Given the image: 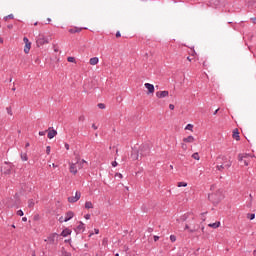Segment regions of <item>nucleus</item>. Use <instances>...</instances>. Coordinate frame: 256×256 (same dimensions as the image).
I'll use <instances>...</instances> for the list:
<instances>
[{"mask_svg":"<svg viewBox=\"0 0 256 256\" xmlns=\"http://www.w3.org/2000/svg\"><path fill=\"white\" fill-rule=\"evenodd\" d=\"M64 147H65V149H66L67 151H69V143H65V144H64Z\"/></svg>","mask_w":256,"mask_h":256,"instance_id":"obj_47","label":"nucleus"},{"mask_svg":"<svg viewBox=\"0 0 256 256\" xmlns=\"http://www.w3.org/2000/svg\"><path fill=\"white\" fill-rule=\"evenodd\" d=\"M222 165H224L225 169H229V167L232 165V162L229 160L228 162H224Z\"/></svg>","mask_w":256,"mask_h":256,"instance_id":"obj_23","label":"nucleus"},{"mask_svg":"<svg viewBox=\"0 0 256 256\" xmlns=\"http://www.w3.org/2000/svg\"><path fill=\"white\" fill-rule=\"evenodd\" d=\"M217 113H219V108L215 110V112L213 113V115H217Z\"/></svg>","mask_w":256,"mask_h":256,"instance_id":"obj_59","label":"nucleus"},{"mask_svg":"<svg viewBox=\"0 0 256 256\" xmlns=\"http://www.w3.org/2000/svg\"><path fill=\"white\" fill-rule=\"evenodd\" d=\"M73 217H75V213H73V211L66 212L65 218H64L65 223H67V221H71Z\"/></svg>","mask_w":256,"mask_h":256,"instance_id":"obj_10","label":"nucleus"},{"mask_svg":"<svg viewBox=\"0 0 256 256\" xmlns=\"http://www.w3.org/2000/svg\"><path fill=\"white\" fill-rule=\"evenodd\" d=\"M187 219H189V214H184L180 217V221H186Z\"/></svg>","mask_w":256,"mask_h":256,"instance_id":"obj_25","label":"nucleus"},{"mask_svg":"<svg viewBox=\"0 0 256 256\" xmlns=\"http://www.w3.org/2000/svg\"><path fill=\"white\" fill-rule=\"evenodd\" d=\"M185 229H187L188 231L191 229V228L189 227V224H186V225H185Z\"/></svg>","mask_w":256,"mask_h":256,"instance_id":"obj_57","label":"nucleus"},{"mask_svg":"<svg viewBox=\"0 0 256 256\" xmlns=\"http://www.w3.org/2000/svg\"><path fill=\"white\" fill-rule=\"evenodd\" d=\"M208 199L211 201V203H213V205H219L223 199V195L221 192L212 193L208 195Z\"/></svg>","mask_w":256,"mask_h":256,"instance_id":"obj_2","label":"nucleus"},{"mask_svg":"<svg viewBox=\"0 0 256 256\" xmlns=\"http://www.w3.org/2000/svg\"><path fill=\"white\" fill-rule=\"evenodd\" d=\"M170 241H171L172 243H175V241H177V236H175V235H170Z\"/></svg>","mask_w":256,"mask_h":256,"instance_id":"obj_34","label":"nucleus"},{"mask_svg":"<svg viewBox=\"0 0 256 256\" xmlns=\"http://www.w3.org/2000/svg\"><path fill=\"white\" fill-rule=\"evenodd\" d=\"M145 88L148 90V93H155V86L151 83H145Z\"/></svg>","mask_w":256,"mask_h":256,"instance_id":"obj_11","label":"nucleus"},{"mask_svg":"<svg viewBox=\"0 0 256 256\" xmlns=\"http://www.w3.org/2000/svg\"><path fill=\"white\" fill-rule=\"evenodd\" d=\"M77 165L79 167V162L70 164V173H73V175H77Z\"/></svg>","mask_w":256,"mask_h":256,"instance_id":"obj_9","label":"nucleus"},{"mask_svg":"<svg viewBox=\"0 0 256 256\" xmlns=\"http://www.w3.org/2000/svg\"><path fill=\"white\" fill-rule=\"evenodd\" d=\"M59 238V234L57 233H52L50 234L45 241L49 243V245H55L57 243V239Z\"/></svg>","mask_w":256,"mask_h":256,"instance_id":"obj_4","label":"nucleus"},{"mask_svg":"<svg viewBox=\"0 0 256 256\" xmlns=\"http://www.w3.org/2000/svg\"><path fill=\"white\" fill-rule=\"evenodd\" d=\"M244 165L247 167L249 166V162H247V160H244Z\"/></svg>","mask_w":256,"mask_h":256,"instance_id":"obj_58","label":"nucleus"},{"mask_svg":"<svg viewBox=\"0 0 256 256\" xmlns=\"http://www.w3.org/2000/svg\"><path fill=\"white\" fill-rule=\"evenodd\" d=\"M195 141V138L193 136H188L186 138H183L184 143H193Z\"/></svg>","mask_w":256,"mask_h":256,"instance_id":"obj_16","label":"nucleus"},{"mask_svg":"<svg viewBox=\"0 0 256 256\" xmlns=\"http://www.w3.org/2000/svg\"><path fill=\"white\" fill-rule=\"evenodd\" d=\"M233 139L236 141H241V136H239V129H234L232 134Z\"/></svg>","mask_w":256,"mask_h":256,"instance_id":"obj_12","label":"nucleus"},{"mask_svg":"<svg viewBox=\"0 0 256 256\" xmlns=\"http://www.w3.org/2000/svg\"><path fill=\"white\" fill-rule=\"evenodd\" d=\"M22 221L26 222L27 221V217H23Z\"/></svg>","mask_w":256,"mask_h":256,"instance_id":"obj_62","label":"nucleus"},{"mask_svg":"<svg viewBox=\"0 0 256 256\" xmlns=\"http://www.w3.org/2000/svg\"><path fill=\"white\" fill-rule=\"evenodd\" d=\"M249 197H250V201H253V195L250 194Z\"/></svg>","mask_w":256,"mask_h":256,"instance_id":"obj_61","label":"nucleus"},{"mask_svg":"<svg viewBox=\"0 0 256 256\" xmlns=\"http://www.w3.org/2000/svg\"><path fill=\"white\" fill-rule=\"evenodd\" d=\"M116 37H117V39H119V37H121V32L117 31L116 32Z\"/></svg>","mask_w":256,"mask_h":256,"instance_id":"obj_48","label":"nucleus"},{"mask_svg":"<svg viewBox=\"0 0 256 256\" xmlns=\"http://www.w3.org/2000/svg\"><path fill=\"white\" fill-rule=\"evenodd\" d=\"M216 169H217L218 171H223V169H225V165H223V164L217 165V166H216Z\"/></svg>","mask_w":256,"mask_h":256,"instance_id":"obj_29","label":"nucleus"},{"mask_svg":"<svg viewBox=\"0 0 256 256\" xmlns=\"http://www.w3.org/2000/svg\"><path fill=\"white\" fill-rule=\"evenodd\" d=\"M151 154V146L149 144H142L137 151V154L134 156V159H137L139 161V155L140 157H147Z\"/></svg>","mask_w":256,"mask_h":256,"instance_id":"obj_1","label":"nucleus"},{"mask_svg":"<svg viewBox=\"0 0 256 256\" xmlns=\"http://www.w3.org/2000/svg\"><path fill=\"white\" fill-rule=\"evenodd\" d=\"M177 187H187L186 182H178Z\"/></svg>","mask_w":256,"mask_h":256,"instance_id":"obj_33","label":"nucleus"},{"mask_svg":"<svg viewBox=\"0 0 256 256\" xmlns=\"http://www.w3.org/2000/svg\"><path fill=\"white\" fill-rule=\"evenodd\" d=\"M94 232H95L96 235H99V229L95 228Z\"/></svg>","mask_w":256,"mask_h":256,"instance_id":"obj_53","label":"nucleus"},{"mask_svg":"<svg viewBox=\"0 0 256 256\" xmlns=\"http://www.w3.org/2000/svg\"><path fill=\"white\" fill-rule=\"evenodd\" d=\"M149 233H153V228H148Z\"/></svg>","mask_w":256,"mask_h":256,"instance_id":"obj_60","label":"nucleus"},{"mask_svg":"<svg viewBox=\"0 0 256 256\" xmlns=\"http://www.w3.org/2000/svg\"><path fill=\"white\" fill-rule=\"evenodd\" d=\"M29 145H30L29 143H26L25 147H29Z\"/></svg>","mask_w":256,"mask_h":256,"instance_id":"obj_64","label":"nucleus"},{"mask_svg":"<svg viewBox=\"0 0 256 256\" xmlns=\"http://www.w3.org/2000/svg\"><path fill=\"white\" fill-rule=\"evenodd\" d=\"M156 97H158V99H165V97H169V91H158L156 92Z\"/></svg>","mask_w":256,"mask_h":256,"instance_id":"obj_8","label":"nucleus"},{"mask_svg":"<svg viewBox=\"0 0 256 256\" xmlns=\"http://www.w3.org/2000/svg\"><path fill=\"white\" fill-rule=\"evenodd\" d=\"M192 157L196 160L199 161L200 157H199V153L195 152L194 154H192Z\"/></svg>","mask_w":256,"mask_h":256,"instance_id":"obj_30","label":"nucleus"},{"mask_svg":"<svg viewBox=\"0 0 256 256\" xmlns=\"http://www.w3.org/2000/svg\"><path fill=\"white\" fill-rule=\"evenodd\" d=\"M159 240V236H154V241L157 242Z\"/></svg>","mask_w":256,"mask_h":256,"instance_id":"obj_55","label":"nucleus"},{"mask_svg":"<svg viewBox=\"0 0 256 256\" xmlns=\"http://www.w3.org/2000/svg\"><path fill=\"white\" fill-rule=\"evenodd\" d=\"M250 20L256 25V18H250Z\"/></svg>","mask_w":256,"mask_h":256,"instance_id":"obj_50","label":"nucleus"},{"mask_svg":"<svg viewBox=\"0 0 256 256\" xmlns=\"http://www.w3.org/2000/svg\"><path fill=\"white\" fill-rule=\"evenodd\" d=\"M46 153H47V155H50V153H51V146H47L46 147Z\"/></svg>","mask_w":256,"mask_h":256,"instance_id":"obj_37","label":"nucleus"},{"mask_svg":"<svg viewBox=\"0 0 256 256\" xmlns=\"http://www.w3.org/2000/svg\"><path fill=\"white\" fill-rule=\"evenodd\" d=\"M71 229L69 228H65L62 232H61V237H68V235H71Z\"/></svg>","mask_w":256,"mask_h":256,"instance_id":"obj_14","label":"nucleus"},{"mask_svg":"<svg viewBox=\"0 0 256 256\" xmlns=\"http://www.w3.org/2000/svg\"><path fill=\"white\" fill-rule=\"evenodd\" d=\"M92 129L97 130L98 129L97 125L92 124Z\"/></svg>","mask_w":256,"mask_h":256,"instance_id":"obj_52","label":"nucleus"},{"mask_svg":"<svg viewBox=\"0 0 256 256\" xmlns=\"http://www.w3.org/2000/svg\"><path fill=\"white\" fill-rule=\"evenodd\" d=\"M67 62H68V63H75V57L69 56V57L67 58Z\"/></svg>","mask_w":256,"mask_h":256,"instance_id":"obj_32","label":"nucleus"},{"mask_svg":"<svg viewBox=\"0 0 256 256\" xmlns=\"http://www.w3.org/2000/svg\"><path fill=\"white\" fill-rule=\"evenodd\" d=\"M84 217L85 219H91V214H86Z\"/></svg>","mask_w":256,"mask_h":256,"instance_id":"obj_49","label":"nucleus"},{"mask_svg":"<svg viewBox=\"0 0 256 256\" xmlns=\"http://www.w3.org/2000/svg\"><path fill=\"white\" fill-rule=\"evenodd\" d=\"M29 51H31V42L26 43L25 47H24V53H29Z\"/></svg>","mask_w":256,"mask_h":256,"instance_id":"obj_17","label":"nucleus"},{"mask_svg":"<svg viewBox=\"0 0 256 256\" xmlns=\"http://www.w3.org/2000/svg\"><path fill=\"white\" fill-rule=\"evenodd\" d=\"M245 157H247V154H239L238 155V161H243V159H245Z\"/></svg>","mask_w":256,"mask_h":256,"instance_id":"obj_26","label":"nucleus"},{"mask_svg":"<svg viewBox=\"0 0 256 256\" xmlns=\"http://www.w3.org/2000/svg\"><path fill=\"white\" fill-rule=\"evenodd\" d=\"M48 43L49 39L43 34L38 35V37L36 38L37 47H43V45H47Z\"/></svg>","mask_w":256,"mask_h":256,"instance_id":"obj_3","label":"nucleus"},{"mask_svg":"<svg viewBox=\"0 0 256 256\" xmlns=\"http://www.w3.org/2000/svg\"><path fill=\"white\" fill-rule=\"evenodd\" d=\"M45 133H47V131H40V132H39V135H40L41 137H43V136L45 135Z\"/></svg>","mask_w":256,"mask_h":256,"instance_id":"obj_45","label":"nucleus"},{"mask_svg":"<svg viewBox=\"0 0 256 256\" xmlns=\"http://www.w3.org/2000/svg\"><path fill=\"white\" fill-rule=\"evenodd\" d=\"M181 147H182V149H183L184 151H187V144L182 143V144H181Z\"/></svg>","mask_w":256,"mask_h":256,"instance_id":"obj_39","label":"nucleus"},{"mask_svg":"<svg viewBox=\"0 0 256 256\" xmlns=\"http://www.w3.org/2000/svg\"><path fill=\"white\" fill-rule=\"evenodd\" d=\"M7 28H8V29H13V24H9V25L7 26Z\"/></svg>","mask_w":256,"mask_h":256,"instance_id":"obj_56","label":"nucleus"},{"mask_svg":"<svg viewBox=\"0 0 256 256\" xmlns=\"http://www.w3.org/2000/svg\"><path fill=\"white\" fill-rule=\"evenodd\" d=\"M78 121H82V122L85 121V116L84 115L79 116Z\"/></svg>","mask_w":256,"mask_h":256,"instance_id":"obj_40","label":"nucleus"},{"mask_svg":"<svg viewBox=\"0 0 256 256\" xmlns=\"http://www.w3.org/2000/svg\"><path fill=\"white\" fill-rule=\"evenodd\" d=\"M112 167H117V161L112 162Z\"/></svg>","mask_w":256,"mask_h":256,"instance_id":"obj_51","label":"nucleus"},{"mask_svg":"<svg viewBox=\"0 0 256 256\" xmlns=\"http://www.w3.org/2000/svg\"><path fill=\"white\" fill-rule=\"evenodd\" d=\"M169 109H170L171 111H173V109H175V105L170 104V105H169Z\"/></svg>","mask_w":256,"mask_h":256,"instance_id":"obj_46","label":"nucleus"},{"mask_svg":"<svg viewBox=\"0 0 256 256\" xmlns=\"http://www.w3.org/2000/svg\"><path fill=\"white\" fill-rule=\"evenodd\" d=\"M8 19H15V16L13 14H10L4 17V21H7Z\"/></svg>","mask_w":256,"mask_h":256,"instance_id":"obj_31","label":"nucleus"},{"mask_svg":"<svg viewBox=\"0 0 256 256\" xmlns=\"http://www.w3.org/2000/svg\"><path fill=\"white\" fill-rule=\"evenodd\" d=\"M59 222H60V223H65V218H63V216H61V217L59 218Z\"/></svg>","mask_w":256,"mask_h":256,"instance_id":"obj_44","label":"nucleus"},{"mask_svg":"<svg viewBox=\"0 0 256 256\" xmlns=\"http://www.w3.org/2000/svg\"><path fill=\"white\" fill-rule=\"evenodd\" d=\"M185 129H186L187 131H193V124H187L186 127H185Z\"/></svg>","mask_w":256,"mask_h":256,"instance_id":"obj_28","label":"nucleus"},{"mask_svg":"<svg viewBox=\"0 0 256 256\" xmlns=\"http://www.w3.org/2000/svg\"><path fill=\"white\" fill-rule=\"evenodd\" d=\"M46 131H48V139H53L54 137H57V130L53 129V127H49Z\"/></svg>","mask_w":256,"mask_h":256,"instance_id":"obj_7","label":"nucleus"},{"mask_svg":"<svg viewBox=\"0 0 256 256\" xmlns=\"http://www.w3.org/2000/svg\"><path fill=\"white\" fill-rule=\"evenodd\" d=\"M97 63H99L98 57H93L90 59V65H97Z\"/></svg>","mask_w":256,"mask_h":256,"instance_id":"obj_18","label":"nucleus"},{"mask_svg":"<svg viewBox=\"0 0 256 256\" xmlns=\"http://www.w3.org/2000/svg\"><path fill=\"white\" fill-rule=\"evenodd\" d=\"M247 219H250V221H253V219H255V213H248Z\"/></svg>","mask_w":256,"mask_h":256,"instance_id":"obj_24","label":"nucleus"},{"mask_svg":"<svg viewBox=\"0 0 256 256\" xmlns=\"http://www.w3.org/2000/svg\"><path fill=\"white\" fill-rule=\"evenodd\" d=\"M20 157L22 161H29V157L27 156V153L21 152Z\"/></svg>","mask_w":256,"mask_h":256,"instance_id":"obj_19","label":"nucleus"},{"mask_svg":"<svg viewBox=\"0 0 256 256\" xmlns=\"http://www.w3.org/2000/svg\"><path fill=\"white\" fill-rule=\"evenodd\" d=\"M85 209H93V203L91 201H87L85 203Z\"/></svg>","mask_w":256,"mask_h":256,"instance_id":"obj_22","label":"nucleus"},{"mask_svg":"<svg viewBox=\"0 0 256 256\" xmlns=\"http://www.w3.org/2000/svg\"><path fill=\"white\" fill-rule=\"evenodd\" d=\"M23 41H24L25 45H26L27 43H30V42H29V38H27V37H24V38H23Z\"/></svg>","mask_w":256,"mask_h":256,"instance_id":"obj_43","label":"nucleus"},{"mask_svg":"<svg viewBox=\"0 0 256 256\" xmlns=\"http://www.w3.org/2000/svg\"><path fill=\"white\" fill-rule=\"evenodd\" d=\"M12 169H13V164L9 162H5L4 166L2 167V171L5 173V175H11Z\"/></svg>","mask_w":256,"mask_h":256,"instance_id":"obj_5","label":"nucleus"},{"mask_svg":"<svg viewBox=\"0 0 256 256\" xmlns=\"http://www.w3.org/2000/svg\"><path fill=\"white\" fill-rule=\"evenodd\" d=\"M81 31H83V28L74 27V28L69 29V33H72V34L81 33Z\"/></svg>","mask_w":256,"mask_h":256,"instance_id":"obj_15","label":"nucleus"},{"mask_svg":"<svg viewBox=\"0 0 256 256\" xmlns=\"http://www.w3.org/2000/svg\"><path fill=\"white\" fill-rule=\"evenodd\" d=\"M98 108L99 109H105V104L104 103H99Z\"/></svg>","mask_w":256,"mask_h":256,"instance_id":"obj_38","label":"nucleus"},{"mask_svg":"<svg viewBox=\"0 0 256 256\" xmlns=\"http://www.w3.org/2000/svg\"><path fill=\"white\" fill-rule=\"evenodd\" d=\"M28 207L30 209H33V207H35V201L33 199L28 200Z\"/></svg>","mask_w":256,"mask_h":256,"instance_id":"obj_21","label":"nucleus"},{"mask_svg":"<svg viewBox=\"0 0 256 256\" xmlns=\"http://www.w3.org/2000/svg\"><path fill=\"white\" fill-rule=\"evenodd\" d=\"M115 177H119V179H123V174H121V173H116Z\"/></svg>","mask_w":256,"mask_h":256,"instance_id":"obj_42","label":"nucleus"},{"mask_svg":"<svg viewBox=\"0 0 256 256\" xmlns=\"http://www.w3.org/2000/svg\"><path fill=\"white\" fill-rule=\"evenodd\" d=\"M62 255L63 256H71V252H67L65 248H62Z\"/></svg>","mask_w":256,"mask_h":256,"instance_id":"obj_27","label":"nucleus"},{"mask_svg":"<svg viewBox=\"0 0 256 256\" xmlns=\"http://www.w3.org/2000/svg\"><path fill=\"white\" fill-rule=\"evenodd\" d=\"M253 256H256V250L253 251Z\"/></svg>","mask_w":256,"mask_h":256,"instance_id":"obj_63","label":"nucleus"},{"mask_svg":"<svg viewBox=\"0 0 256 256\" xmlns=\"http://www.w3.org/2000/svg\"><path fill=\"white\" fill-rule=\"evenodd\" d=\"M196 231H197V228H195V227L192 229L191 228L189 229V233H195Z\"/></svg>","mask_w":256,"mask_h":256,"instance_id":"obj_41","label":"nucleus"},{"mask_svg":"<svg viewBox=\"0 0 256 256\" xmlns=\"http://www.w3.org/2000/svg\"><path fill=\"white\" fill-rule=\"evenodd\" d=\"M208 227H211L212 229H219V227H221V222L216 221L214 223H210L208 224Z\"/></svg>","mask_w":256,"mask_h":256,"instance_id":"obj_13","label":"nucleus"},{"mask_svg":"<svg viewBox=\"0 0 256 256\" xmlns=\"http://www.w3.org/2000/svg\"><path fill=\"white\" fill-rule=\"evenodd\" d=\"M77 229H78V231H85V223L79 222Z\"/></svg>","mask_w":256,"mask_h":256,"instance_id":"obj_20","label":"nucleus"},{"mask_svg":"<svg viewBox=\"0 0 256 256\" xmlns=\"http://www.w3.org/2000/svg\"><path fill=\"white\" fill-rule=\"evenodd\" d=\"M17 215H18L19 217H23V215H25V214L23 213V210H18V211H17Z\"/></svg>","mask_w":256,"mask_h":256,"instance_id":"obj_36","label":"nucleus"},{"mask_svg":"<svg viewBox=\"0 0 256 256\" xmlns=\"http://www.w3.org/2000/svg\"><path fill=\"white\" fill-rule=\"evenodd\" d=\"M6 111H7L8 115H13V110L11 109V106L7 107Z\"/></svg>","mask_w":256,"mask_h":256,"instance_id":"obj_35","label":"nucleus"},{"mask_svg":"<svg viewBox=\"0 0 256 256\" xmlns=\"http://www.w3.org/2000/svg\"><path fill=\"white\" fill-rule=\"evenodd\" d=\"M81 199V192L76 191L75 196L68 197V202L69 203H77Z\"/></svg>","mask_w":256,"mask_h":256,"instance_id":"obj_6","label":"nucleus"},{"mask_svg":"<svg viewBox=\"0 0 256 256\" xmlns=\"http://www.w3.org/2000/svg\"><path fill=\"white\" fill-rule=\"evenodd\" d=\"M3 133V125L0 124V135Z\"/></svg>","mask_w":256,"mask_h":256,"instance_id":"obj_54","label":"nucleus"}]
</instances>
